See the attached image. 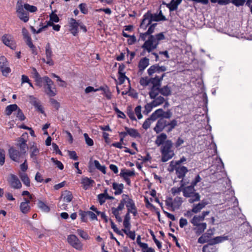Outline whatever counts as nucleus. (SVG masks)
<instances>
[{"instance_id": "nucleus-7", "label": "nucleus", "mask_w": 252, "mask_h": 252, "mask_svg": "<svg viewBox=\"0 0 252 252\" xmlns=\"http://www.w3.org/2000/svg\"><path fill=\"white\" fill-rule=\"evenodd\" d=\"M2 42L12 50H15L16 47L15 42L13 40L12 36L10 34H4L2 37Z\"/></svg>"}, {"instance_id": "nucleus-28", "label": "nucleus", "mask_w": 252, "mask_h": 252, "mask_svg": "<svg viewBox=\"0 0 252 252\" xmlns=\"http://www.w3.org/2000/svg\"><path fill=\"white\" fill-rule=\"evenodd\" d=\"M124 188V187L123 184H117L116 183H113V188L115 190L114 192L115 195L121 194L123 192Z\"/></svg>"}, {"instance_id": "nucleus-40", "label": "nucleus", "mask_w": 252, "mask_h": 252, "mask_svg": "<svg viewBox=\"0 0 252 252\" xmlns=\"http://www.w3.org/2000/svg\"><path fill=\"white\" fill-rule=\"evenodd\" d=\"M130 229H123L122 231L127 235L131 239L134 240L135 238V231H132L129 230Z\"/></svg>"}, {"instance_id": "nucleus-12", "label": "nucleus", "mask_w": 252, "mask_h": 252, "mask_svg": "<svg viewBox=\"0 0 252 252\" xmlns=\"http://www.w3.org/2000/svg\"><path fill=\"white\" fill-rule=\"evenodd\" d=\"M29 101L30 103L34 106L36 109L42 114L44 113V110L40 104V101L32 95H30Z\"/></svg>"}, {"instance_id": "nucleus-44", "label": "nucleus", "mask_w": 252, "mask_h": 252, "mask_svg": "<svg viewBox=\"0 0 252 252\" xmlns=\"http://www.w3.org/2000/svg\"><path fill=\"white\" fill-rule=\"evenodd\" d=\"M38 207L44 212H48L49 211V207L46 205L43 202L39 201L38 202Z\"/></svg>"}, {"instance_id": "nucleus-4", "label": "nucleus", "mask_w": 252, "mask_h": 252, "mask_svg": "<svg viewBox=\"0 0 252 252\" xmlns=\"http://www.w3.org/2000/svg\"><path fill=\"white\" fill-rule=\"evenodd\" d=\"M16 10L17 16L21 20L25 23L29 21V12L24 8L21 0H18L16 5Z\"/></svg>"}, {"instance_id": "nucleus-9", "label": "nucleus", "mask_w": 252, "mask_h": 252, "mask_svg": "<svg viewBox=\"0 0 252 252\" xmlns=\"http://www.w3.org/2000/svg\"><path fill=\"white\" fill-rule=\"evenodd\" d=\"M7 60L4 56L0 57V69L4 76H6L10 72V68L7 66Z\"/></svg>"}, {"instance_id": "nucleus-64", "label": "nucleus", "mask_w": 252, "mask_h": 252, "mask_svg": "<svg viewBox=\"0 0 252 252\" xmlns=\"http://www.w3.org/2000/svg\"><path fill=\"white\" fill-rule=\"evenodd\" d=\"M68 153L69 156L70 158L73 159V160H75L78 159V157L77 156V154H76V152L75 151H68Z\"/></svg>"}, {"instance_id": "nucleus-34", "label": "nucleus", "mask_w": 252, "mask_h": 252, "mask_svg": "<svg viewBox=\"0 0 252 252\" xmlns=\"http://www.w3.org/2000/svg\"><path fill=\"white\" fill-rule=\"evenodd\" d=\"M19 176L24 185L28 187L30 186V180L27 174L25 173H20Z\"/></svg>"}, {"instance_id": "nucleus-35", "label": "nucleus", "mask_w": 252, "mask_h": 252, "mask_svg": "<svg viewBox=\"0 0 252 252\" xmlns=\"http://www.w3.org/2000/svg\"><path fill=\"white\" fill-rule=\"evenodd\" d=\"M18 109V107L16 104H11L8 105L5 109L6 114L9 116L13 111L17 110Z\"/></svg>"}, {"instance_id": "nucleus-43", "label": "nucleus", "mask_w": 252, "mask_h": 252, "mask_svg": "<svg viewBox=\"0 0 252 252\" xmlns=\"http://www.w3.org/2000/svg\"><path fill=\"white\" fill-rule=\"evenodd\" d=\"M158 64H154L148 69V73L150 76H152L154 73L158 72Z\"/></svg>"}, {"instance_id": "nucleus-60", "label": "nucleus", "mask_w": 252, "mask_h": 252, "mask_svg": "<svg viewBox=\"0 0 252 252\" xmlns=\"http://www.w3.org/2000/svg\"><path fill=\"white\" fill-rule=\"evenodd\" d=\"M126 198L125 197H122V199L121 200L120 204H119L118 207H117V209L119 211H122L124 209V206L126 201Z\"/></svg>"}, {"instance_id": "nucleus-46", "label": "nucleus", "mask_w": 252, "mask_h": 252, "mask_svg": "<svg viewBox=\"0 0 252 252\" xmlns=\"http://www.w3.org/2000/svg\"><path fill=\"white\" fill-rule=\"evenodd\" d=\"M177 125V122L175 120H172L171 122H167V126H169L167 131L168 132H170Z\"/></svg>"}, {"instance_id": "nucleus-20", "label": "nucleus", "mask_w": 252, "mask_h": 252, "mask_svg": "<svg viewBox=\"0 0 252 252\" xmlns=\"http://www.w3.org/2000/svg\"><path fill=\"white\" fill-rule=\"evenodd\" d=\"M176 174L179 179H183L186 174L188 172V170L185 166H179L175 168Z\"/></svg>"}, {"instance_id": "nucleus-38", "label": "nucleus", "mask_w": 252, "mask_h": 252, "mask_svg": "<svg viewBox=\"0 0 252 252\" xmlns=\"http://www.w3.org/2000/svg\"><path fill=\"white\" fill-rule=\"evenodd\" d=\"M130 215H128V213H126L125 216L124 220L123 222V225L125 227V229H130Z\"/></svg>"}, {"instance_id": "nucleus-62", "label": "nucleus", "mask_w": 252, "mask_h": 252, "mask_svg": "<svg viewBox=\"0 0 252 252\" xmlns=\"http://www.w3.org/2000/svg\"><path fill=\"white\" fill-rule=\"evenodd\" d=\"M151 124V121L150 120V119H147L144 122L142 127L145 129H147L148 128L150 127Z\"/></svg>"}, {"instance_id": "nucleus-21", "label": "nucleus", "mask_w": 252, "mask_h": 252, "mask_svg": "<svg viewBox=\"0 0 252 252\" xmlns=\"http://www.w3.org/2000/svg\"><path fill=\"white\" fill-rule=\"evenodd\" d=\"M149 59L146 57L141 59L138 63L139 71L142 72L149 65Z\"/></svg>"}, {"instance_id": "nucleus-54", "label": "nucleus", "mask_w": 252, "mask_h": 252, "mask_svg": "<svg viewBox=\"0 0 252 252\" xmlns=\"http://www.w3.org/2000/svg\"><path fill=\"white\" fill-rule=\"evenodd\" d=\"M127 114L129 118L132 120H136V118L134 116V112L131 110L130 107H128L127 109Z\"/></svg>"}, {"instance_id": "nucleus-55", "label": "nucleus", "mask_w": 252, "mask_h": 252, "mask_svg": "<svg viewBox=\"0 0 252 252\" xmlns=\"http://www.w3.org/2000/svg\"><path fill=\"white\" fill-rule=\"evenodd\" d=\"M17 113L16 115V117L19 119L20 121H24L25 119V117L24 115L23 112L18 107V109L17 110Z\"/></svg>"}, {"instance_id": "nucleus-61", "label": "nucleus", "mask_w": 252, "mask_h": 252, "mask_svg": "<svg viewBox=\"0 0 252 252\" xmlns=\"http://www.w3.org/2000/svg\"><path fill=\"white\" fill-rule=\"evenodd\" d=\"M34 81L36 83L35 85L37 86L41 87L42 86V83L43 82V77H41V76H39L37 78H34Z\"/></svg>"}, {"instance_id": "nucleus-30", "label": "nucleus", "mask_w": 252, "mask_h": 252, "mask_svg": "<svg viewBox=\"0 0 252 252\" xmlns=\"http://www.w3.org/2000/svg\"><path fill=\"white\" fill-rule=\"evenodd\" d=\"M135 175L134 171H130L126 169H122L121 170L120 176L122 178H128L133 176Z\"/></svg>"}, {"instance_id": "nucleus-57", "label": "nucleus", "mask_w": 252, "mask_h": 252, "mask_svg": "<svg viewBox=\"0 0 252 252\" xmlns=\"http://www.w3.org/2000/svg\"><path fill=\"white\" fill-rule=\"evenodd\" d=\"M150 83V79L148 78H141L140 80V84L143 86H147Z\"/></svg>"}, {"instance_id": "nucleus-8", "label": "nucleus", "mask_w": 252, "mask_h": 252, "mask_svg": "<svg viewBox=\"0 0 252 252\" xmlns=\"http://www.w3.org/2000/svg\"><path fill=\"white\" fill-rule=\"evenodd\" d=\"M10 187L14 189H19L22 187V184L18 178L14 174L10 175V178L8 180Z\"/></svg>"}, {"instance_id": "nucleus-23", "label": "nucleus", "mask_w": 252, "mask_h": 252, "mask_svg": "<svg viewBox=\"0 0 252 252\" xmlns=\"http://www.w3.org/2000/svg\"><path fill=\"white\" fill-rule=\"evenodd\" d=\"M207 204V202L202 201L196 205H193L191 211L194 213H197L204 208Z\"/></svg>"}, {"instance_id": "nucleus-3", "label": "nucleus", "mask_w": 252, "mask_h": 252, "mask_svg": "<svg viewBox=\"0 0 252 252\" xmlns=\"http://www.w3.org/2000/svg\"><path fill=\"white\" fill-rule=\"evenodd\" d=\"M198 218L197 216H194L190 220V222L195 226L193 230L195 232V234L198 236L204 232L206 229L207 224L206 222H203V220Z\"/></svg>"}, {"instance_id": "nucleus-49", "label": "nucleus", "mask_w": 252, "mask_h": 252, "mask_svg": "<svg viewBox=\"0 0 252 252\" xmlns=\"http://www.w3.org/2000/svg\"><path fill=\"white\" fill-rule=\"evenodd\" d=\"M84 137L85 139L86 143L88 146H92L94 145L93 140L89 137V135L87 133H84Z\"/></svg>"}, {"instance_id": "nucleus-56", "label": "nucleus", "mask_w": 252, "mask_h": 252, "mask_svg": "<svg viewBox=\"0 0 252 252\" xmlns=\"http://www.w3.org/2000/svg\"><path fill=\"white\" fill-rule=\"evenodd\" d=\"M5 162V152L2 149H0V164L2 165Z\"/></svg>"}, {"instance_id": "nucleus-25", "label": "nucleus", "mask_w": 252, "mask_h": 252, "mask_svg": "<svg viewBox=\"0 0 252 252\" xmlns=\"http://www.w3.org/2000/svg\"><path fill=\"white\" fill-rule=\"evenodd\" d=\"M24 202H23L21 203L20 208V210L23 213L26 214L29 211L30 209V207L29 205L30 201L28 200L26 198L24 199Z\"/></svg>"}, {"instance_id": "nucleus-48", "label": "nucleus", "mask_w": 252, "mask_h": 252, "mask_svg": "<svg viewBox=\"0 0 252 252\" xmlns=\"http://www.w3.org/2000/svg\"><path fill=\"white\" fill-rule=\"evenodd\" d=\"M189 202L192 203L195 201H198L200 200V195L198 193L193 194L191 197H189Z\"/></svg>"}, {"instance_id": "nucleus-16", "label": "nucleus", "mask_w": 252, "mask_h": 252, "mask_svg": "<svg viewBox=\"0 0 252 252\" xmlns=\"http://www.w3.org/2000/svg\"><path fill=\"white\" fill-rule=\"evenodd\" d=\"M151 16L152 22H159L161 21H164L167 20L166 17L163 15L162 12L160 9H159L158 13L152 14L151 12Z\"/></svg>"}, {"instance_id": "nucleus-39", "label": "nucleus", "mask_w": 252, "mask_h": 252, "mask_svg": "<svg viewBox=\"0 0 252 252\" xmlns=\"http://www.w3.org/2000/svg\"><path fill=\"white\" fill-rule=\"evenodd\" d=\"M24 40L28 46L32 50V53L36 54L37 53L35 52L36 48L32 43L31 37L28 38L27 39Z\"/></svg>"}, {"instance_id": "nucleus-53", "label": "nucleus", "mask_w": 252, "mask_h": 252, "mask_svg": "<svg viewBox=\"0 0 252 252\" xmlns=\"http://www.w3.org/2000/svg\"><path fill=\"white\" fill-rule=\"evenodd\" d=\"M43 83L45 84V86L54 85L53 82L47 76L43 77Z\"/></svg>"}, {"instance_id": "nucleus-51", "label": "nucleus", "mask_w": 252, "mask_h": 252, "mask_svg": "<svg viewBox=\"0 0 252 252\" xmlns=\"http://www.w3.org/2000/svg\"><path fill=\"white\" fill-rule=\"evenodd\" d=\"M51 160L54 163V164L61 170H63V165L60 161L56 159L55 158H51Z\"/></svg>"}, {"instance_id": "nucleus-22", "label": "nucleus", "mask_w": 252, "mask_h": 252, "mask_svg": "<svg viewBox=\"0 0 252 252\" xmlns=\"http://www.w3.org/2000/svg\"><path fill=\"white\" fill-rule=\"evenodd\" d=\"M73 198L72 193L68 190H64L61 195L63 202H70Z\"/></svg>"}, {"instance_id": "nucleus-17", "label": "nucleus", "mask_w": 252, "mask_h": 252, "mask_svg": "<svg viewBox=\"0 0 252 252\" xmlns=\"http://www.w3.org/2000/svg\"><path fill=\"white\" fill-rule=\"evenodd\" d=\"M39 154V149L33 143L30 148V157L35 163H38L37 157Z\"/></svg>"}, {"instance_id": "nucleus-19", "label": "nucleus", "mask_w": 252, "mask_h": 252, "mask_svg": "<svg viewBox=\"0 0 252 252\" xmlns=\"http://www.w3.org/2000/svg\"><path fill=\"white\" fill-rule=\"evenodd\" d=\"M195 191L194 187L191 184L190 186L184 188L183 189V195L186 197H191L193 194L197 193Z\"/></svg>"}, {"instance_id": "nucleus-24", "label": "nucleus", "mask_w": 252, "mask_h": 252, "mask_svg": "<svg viewBox=\"0 0 252 252\" xmlns=\"http://www.w3.org/2000/svg\"><path fill=\"white\" fill-rule=\"evenodd\" d=\"M227 236H218L213 239L209 240V245H213L220 243H221L224 240H227Z\"/></svg>"}, {"instance_id": "nucleus-15", "label": "nucleus", "mask_w": 252, "mask_h": 252, "mask_svg": "<svg viewBox=\"0 0 252 252\" xmlns=\"http://www.w3.org/2000/svg\"><path fill=\"white\" fill-rule=\"evenodd\" d=\"M79 26L78 23L76 21L71 18L69 21V28L71 33L74 36H76L78 33V28Z\"/></svg>"}, {"instance_id": "nucleus-31", "label": "nucleus", "mask_w": 252, "mask_h": 252, "mask_svg": "<svg viewBox=\"0 0 252 252\" xmlns=\"http://www.w3.org/2000/svg\"><path fill=\"white\" fill-rule=\"evenodd\" d=\"M171 92V89L168 85L164 86L160 88V93L165 96L170 95Z\"/></svg>"}, {"instance_id": "nucleus-5", "label": "nucleus", "mask_w": 252, "mask_h": 252, "mask_svg": "<svg viewBox=\"0 0 252 252\" xmlns=\"http://www.w3.org/2000/svg\"><path fill=\"white\" fill-rule=\"evenodd\" d=\"M67 240L68 243L74 249L81 251L83 249V245L78 238L75 235L68 236Z\"/></svg>"}, {"instance_id": "nucleus-42", "label": "nucleus", "mask_w": 252, "mask_h": 252, "mask_svg": "<svg viewBox=\"0 0 252 252\" xmlns=\"http://www.w3.org/2000/svg\"><path fill=\"white\" fill-rule=\"evenodd\" d=\"M45 54L46 58H52L53 56L52 49L49 43L46 44L45 47Z\"/></svg>"}, {"instance_id": "nucleus-1", "label": "nucleus", "mask_w": 252, "mask_h": 252, "mask_svg": "<svg viewBox=\"0 0 252 252\" xmlns=\"http://www.w3.org/2000/svg\"><path fill=\"white\" fill-rule=\"evenodd\" d=\"M155 28L151 26H150L148 31L143 33H140V37L145 41L142 48L150 53L156 49L159 44V41L165 38L163 32L159 33L155 35H151L154 32Z\"/></svg>"}, {"instance_id": "nucleus-36", "label": "nucleus", "mask_w": 252, "mask_h": 252, "mask_svg": "<svg viewBox=\"0 0 252 252\" xmlns=\"http://www.w3.org/2000/svg\"><path fill=\"white\" fill-rule=\"evenodd\" d=\"M154 99V100L152 101V104L155 107L161 105L165 101L164 98L161 96H157Z\"/></svg>"}, {"instance_id": "nucleus-45", "label": "nucleus", "mask_w": 252, "mask_h": 252, "mask_svg": "<svg viewBox=\"0 0 252 252\" xmlns=\"http://www.w3.org/2000/svg\"><path fill=\"white\" fill-rule=\"evenodd\" d=\"M245 2V0H228V4L231 2L236 6L243 5Z\"/></svg>"}, {"instance_id": "nucleus-29", "label": "nucleus", "mask_w": 252, "mask_h": 252, "mask_svg": "<svg viewBox=\"0 0 252 252\" xmlns=\"http://www.w3.org/2000/svg\"><path fill=\"white\" fill-rule=\"evenodd\" d=\"M160 93V88L151 87L149 93L151 98H155Z\"/></svg>"}, {"instance_id": "nucleus-2", "label": "nucleus", "mask_w": 252, "mask_h": 252, "mask_svg": "<svg viewBox=\"0 0 252 252\" xmlns=\"http://www.w3.org/2000/svg\"><path fill=\"white\" fill-rule=\"evenodd\" d=\"M173 143L171 140H166L160 148L161 161L166 162L171 159L174 156V151L172 149Z\"/></svg>"}, {"instance_id": "nucleus-41", "label": "nucleus", "mask_w": 252, "mask_h": 252, "mask_svg": "<svg viewBox=\"0 0 252 252\" xmlns=\"http://www.w3.org/2000/svg\"><path fill=\"white\" fill-rule=\"evenodd\" d=\"M95 167L99 170L101 171L103 174H106V167L105 166L100 165L98 161L95 160L94 162Z\"/></svg>"}, {"instance_id": "nucleus-52", "label": "nucleus", "mask_w": 252, "mask_h": 252, "mask_svg": "<svg viewBox=\"0 0 252 252\" xmlns=\"http://www.w3.org/2000/svg\"><path fill=\"white\" fill-rule=\"evenodd\" d=\"M97 198H98V200L100 205L103 204L105 202V200H106L105 193L99 194L98 195Z\"/></svg>"}, {"instance_id": "nucleus-13", "label": "nucleus", "mask_w": 252, "mask_h": 252, "mask_svg": "<svg viewBox=\"0 0 252 252\" xmlns=\"http://www.w3.org/2000/svg\"><path fill=\"white\" fill-rule=\"evenodd\" d=\"M166 73H163L160 77L156 76L154 78L150 79V82L152 84L153 86L152 87H158L160 88L161 84V81L163 80V77L165 76Z\"/></svg>"}, {"instance_id": "nucleus-6", "label": "nucleus", "mask_w": 252, "mask_h": 252, "mask_svg": "<svg viewBox=\"0 0 252 252\" xmlns=\"http://www.w3.org/2000/svg\"><path fill=\"white\" fill-rule=\"evenodd\" d=\"M8 153L10 158L12 160L18 162H20V159L21 158H23L25 156L21 152L17 150H15L13 147H11L9 149Z\"/></svg>"}, {"instance_id": "nucleus-33", "label": "nucleus", "mask_w": 252, "mask_h": 252, "mask_svg": "<svg viewBox=\"0 0 252 252\" xmlns=\"http://www.w3.org/2000/svg\"><path fill=\"white\" fill-rule=\"evenodd\" d=\"M126 131H127V133L129 135L133 137H137L140 136L139 133L138 132L137 130L134 128H128V127L126 126L125 127Z\"/></svg>"}, {"instance_id": "nucleus-59", "label": "nucleus", "mask_w": 252, "mask_h": 252, "mask_svg": "<svg viewBox=\"0 0 252 252\" xmlns=\"http://www.w3.org/2000/svg\"><path fill=\"white\" fill-rule=\"evenodd\" d=\"M141 106H137L135 108V113L137 116L138 119H140L142 118V115L141 113Z\"/></svg>"}, {"instance_id": "nucleus-18", "label": "nucleus", "mask_w": 252, "mask_h": 252, "mask_svg": "<svg viewBox=\"0 0 252 252\" xmlns=\"http://www.w3.org/2000/svg\"><path fill=\"white\" fill-rule=\"evenodd\" d=\"M182 0H171L170 3H166L163 2V4L166 5L170 11H173L178 8V6L182 2Z\"/></svg>"}, {"instance_id": "nucleus-50", "label": "nucleus", "mask_w": 252, "mask_h": 252, "mask_svg": "<svg viewBox=\"0 0 252 252\" xmlns=\"http://www.w3.org/2000/svg\"><path fill=\"white\" fill-rule=\"evenodd\" d=\"M77 233L80 237H81L82 238H83L85 240H87L89 238V235L87 234V233H86V232H85L84 231H83L82 230H81V229L77 230Z\"/></svg>"}, {"instance_id": "nucleus-58", "label": "nucleus", "mask_w": 252, "mask_h": 252, "mask_svg": "<svg viewBox=\"0 0 252 252\" xmlns=\"http://www.w3.org/2000/svg\"><path fill=\"white\" fill-rule=\"evenodd\" d=\"M206 235L203 234L198 239V243L200 244H204L207 242H209V239L206 237Z\"/></svg>"}, {"instance_id": "nucleus-37", "label": "nucleus", "mask_w": 252, "mask_h": 252, "mask_svg": "<svg viewBox=\"0 0 252 252\" xmlns=\"http://www.w3.org/2000/svg\"><path fill=\"white\" fill-rule=\"evenodd\" d=\"M94 181L87 177L83 178L82 180L81 183L84 185V188L86 189L88 188L91 185Z\"/></svg>"}, {"instance_id": "nucleus-11", "label": "nucleus", "mask_w": 252, "mask_h": 252, "mask_svg": "<svg viewBox=\"0 0 252 252\" xmlns=\"http://www.w3.org/2000/svg\"><path fill=\"white\" fill-rule=\"evenodd\" d=\"M151 12L148 11L143 16V18L140 26V28L145 30L147 27L151 24Z\"/></svg>"}, {"instance_id": "nucleus-10", "label": "nucleus", "mask_w": 252, "mask_h": 252, "mask_svg": "<svg viewBox=\"0 0 252 252\" xmlns=\"http://www.w3.org/2000/svg\"><path fill=\"white\" fill-rule=\"evenodd\" d=\"M23 136V135L18 138L17 147L20 149V152L25 155L28 149V146L26 143L27 140L24 139Z\"/></svg>"}, {"instance_id": "nucleus-27", "label": "nucleus", "mask_w": 252, "mask_h": 252, "mask_svg": "<svg viewBox=\"0 0 252 252\" xmlns=\"http://www.w3.org/2000/svg\"><path fill=\"white\" fill-rule=\"evenodd\" d=\"M54 85L45 86V92L49 96H54L56 94V89Z\"/></svg>"}, {"instance_id": "nucleus-47", "label": "nucleus", "mask_w": 252, "mask_h": 252, "mask_svg": "<svg viewBox=\"0 0 252 252\" xmlns=\"http://www.w3.org/2000/svg\"><path fill=\"white\" fill-rule=\"evenodd\" d=\"M23 6H24V8L28 12V11H30L31 12H35L37 10V8L36 7L34 6H33V5H31L29 4H24L23 5Z\"/></svg>"}, {"instance_id": "nucleus-32", "label": "nucleus", "mask_w": 252, "mask_h": 252, "mask_svg": "<svg viewBox=\"0 0 252 252\" xmlns=\"http://www.w3.org/2000/svg\"><path fill=\"white\" fill-rule=\"evenodd\" d=\"M122 197H125L126 198V202L125 203L126 207L128 209L131 208V207H134L135 204L133 200L129 198V197L126 195V194H123L122 195Z\"/></svg>"}, {"instance_id": "nucleus-26", "label": "nucleus", "mask_w": 252, "mask_h": 252, "mask_svg": "<svg viewBox=\"0 0 252 252\" xmlns=\"http://www.w3.org/2000/svg\"><path fill=\"white\" fill-rule=\"evenodd\" d=\"M167 139V135L166 134L162 133L159 135L158 136L155 141V143L158 146L163 145L166 141Z\"/></svg>"}, {"instance_id": "nucleus-14", "label": "nucleus", "mask_w": 252, "mask_h": 252, "mask_svg": "<svg viewBox=\"0 0 252 252\" xmlns=\"http://www.w3.org/2000/svg\"><path fill=\"white\" fill-rule=\"evenodd\" d=\"M167 122L166 120L160 119L158 121L154 129L157 133H159L167 126Z\"/></svg>"}, {"instance_id": "nucleus-63", "label": "nucleus", "mask_w": 252, "mask_h": 252, "mask_svg": "<svg viewBox=\"0 0 252 252\" xmlns=\"http://www.w3.org/2000/svg\"><path fill=\"white\" fill-rule=\"evenodd\" d=\"M153 107H155V106L154 105H153L152 102H151L150 103H147L146 105H145V112H146L147 114H148L150 112H151L152 111V109Z\"/></svg>"}]
</instances>
